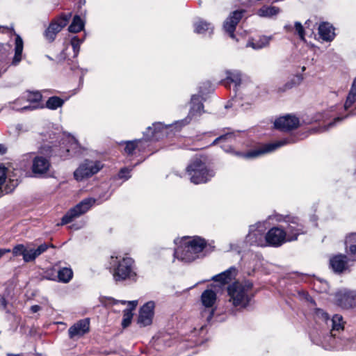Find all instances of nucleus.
Instances as JSON below:
<instances>
[{"instance_id": "obj_1", "label": "nucleus", "mask_w": 356, "mask_h": 356, "mask_svg": "<svg viewBox=\"0 0 356 356\" xmlns=\"http://www.w3.org/2000/svg\"><path fill=\"white\" fill-rule=\"evenodd\" d=\"M313 316L316 322H322L326 325L325 329L314 330L311 332L310 338L314 343L321 346L326 350L334 348L342 350L349 348V339L337 338L335 333L343 330L344 323L341 315L335 314L332 318H330L328 314L323 309L315 307Z\"/></svg>"}, {"instance_id": "obj_2", "label": "nucleus", "mask_w": 356, "mask_h": 356, "mask_svg": "<svg viewBox=\"0 0 356 356\" xmlns=\"http://www.w3.org/2000/svg\"><path fill=\"white\" fill-rule=\"evenodd\" d=\"M206 244L205 240L199 236L184 238L175 249L174 257L184 262H192L200 257Z\"/></svg>"}, {"instance_id": "obj_3", "label": "nucleus", "mask_w": 356, "mask_h": 356, "mask_svg": "<svg viewBox=\"0 0 356 356\" xmlns=\"http://www.w3.org/2000/svg\"><path fill=\"white\" fill-rule=\"evenodd\" d=\"M77 145V140L74 137L67 136L65 138H61L58 142L51 141L48 144H44L40 147V152L49 158L58 156L65 159L70 152V149H75Z\"/></svg>"}, {"instance_id": "obj_4", "label": "nucleus", "mask_w": 356, "mask_h": 356, "mask_svg": "<svg viewBox=\"0 0 356 356\" xmlns=\"http://www.w3.org/2000/svg\"><path fill=\"white\" fill-rule=\"evenodd\" d=\"M253 286L249 280L234 282L227 286V293L229 301L235 307H246L250 300L249 292Z\"/></svg>"}, {"instance_id": "obj_5", "label": "nucleus", "mask_w": 356, "mask_h": 356, "mask_svg": "<svg viewBox=\"0 0 356 356\" xmlns=\"http://www.w3.org/2000/svg\"><path fill=\"white\" fill-rule=\"evenodd\" d=\"M191 181L195 184H204L215 176L213 170L208 168L200 159H195L186 168Z\"/></svg>"}, {"instance_id": "obj_6", "label": "nucleus", "mask_w": 356, "mask_h": 356, "mask_svg": "<svg viewBox=\"0 0 356 356\" xmlns=\"http://www.w3.org/2000/svg\"><path fill=\"white\" fill-rule=\"evenodd\" d=\"M113 276L116 282L126 280H136L137 274L134 261L130 257H124L118 261L113 268Z\"/></svg>"}, {"instance_id": "obj_7", "label": "nucleus", "mask_w": 356, "mask_h": 356, "mask_svg": "<svg viewBox=\"0 0 356 356\" xmlns=\"http://www.w3.org/2000/svg\"><path fill=\"white\" fill-rule=\"evenodd\" d=\"M277 220L284 221L287 223V226L284 229L286 234L287 241H296L299 235L305 234L307 232L306 227L298 217L280 216Z\"/></svg>"}, {"instance_id": "obj_8", "label": "nucleus", "mask_w": 356, "mask_h": 356, "mask_svg": "<svg viewBox=\"0 0 356 356\" xmlns=\"http://www.w3.org/2000/svg\"><path fill=\"white\" fill-rule=\"evenodd\" d=\"M102 168V162L86 159L74 172V177L78 181H83L97 174Z\"/></svg>"}, {"instance_id": "obj_9", "label": "nucleus", "mask_w": 356, "mask_h": 356, "mask_svg": "<svg viewBox=\"0 0 356 356\" xmlns=\"http://www.w3.org/2000/svg\"><path fill=\"white\" fill-rule=\"evenodd\" d=\"M266 227L264 222H258L250 225L245 240L251 245L266 247Z\"/></svg>"}, {"instance_id": "obj_10", "label": "nucleus", "mask_w": 356, "mask_h": 356, "mask_svg": "<svg viewBox=\"0 0 356 356\" xmlns=\"http://www.w3.org/2000/svg\"><path fill=\"white\" fill-rule=\"evenodd\" d=\"M96 202V199L88 197L83 199L75 207L70 209L62 218L61 224L71 222L74 219L86 213Z\"/></svg>"}, {"instance_id": "obj_11", "label": "nucleus", "mask_w": 356, "mask_h": 356, "mask_svg": "<svg viewBox=\"0 0 356 356\" xmlns=\"http://www.w3.org/2000/svg\"><path fill=\"white\" fill-rule=\"evenodd\" d=\"M72 13H63L59 17L54 19L44 31V36L46 40L52 42L56 39V35L68 24Z\"/></svg>"}, {"instance_id": "obj_12", "label": "nucleus", "mask_w": 356, "mask_h": 356, "mask_svg": "<svg viewBox=\"0 0 356 356\" xmlns=\"http://www.w3.org/2000/svg\"><path fill=\"white\" fill-rule=\"evenodd\" d=\"M337 305L342 309H356V291L348 289H342L335 293Z\"/></svg>"}, {"instance_id": "obj_13", "label": "nucleus", "mask_w": 356, "mask_h": 356, "mask_svg": "<svg viewBox=\"0 0 356 356\" xmlns=\"http://www.w3.org/2000/svg\"><path fill=\"white\" fill-rule=\"evenodd\" d=\"M216 300V293L211 289L205 290L201 296L202 305L208 309L202 312L201 315L209 322L213 316L214 309L212 308Z\"/></svg>"}, {"instance_id": "obj_14", "label": "nucleus", "mask_w": 356, "mask_h": 356, "mask_svg": "<svg viewBox=\"0 0 356 356\" xmlns=\"http://www.w3.org/2000/svg\"><path fill=\"white\" fill-rule=\"evenodd\" d=\"M266 245L279 247L287 241L284 229L277 227H272L266 234Z\"/></svg>"}, {"instance_id": "obj_15", "label": "nucleus", "mask_w": 356, "mask_h": 356, "mask_svg": "<svg viewBox=\"0 0 356 356\" xmlns=\"http://www.w3.org/2000/svg\"><path fill=\"white\" fill-rule=\"evenodd\" d=\"M191 104V107L188 116L181 121L176 122L175 125L180 124V126H184L188 124L193 117L200 115L202 113H204V106L202 102V97L200 95H192Z\"/></svg>"}, {"instance_id": "obj_16", "label": "nucleus", "mask_w": 356, "mask_h": 356, "mask_svg": "<svg viewBox=\"0 0 356 356\" xmlns=\"http://www.w3.org/2000/svg\"><path fill=\"white\" fill-rule=\"evenodd\" d=\"M154 308L155 303L154 301H149L141 307L138 318V323L140 327H145L152 324L154 315Z\"/></svg>"}, {"instance_id": "obj_17", "label": "nucleus", "mask_w": 356, "mask_h": 356, "mask_svg": "<svg viewBox=\"0 0 356 356\" xmlns=\"http://www.w3.org/2000/svg\"><path fill=\"white\" fill-rule=\"evenodd\" d=\"M170 126V124L164 125L161 122L153 123L143 132L144 139L145 140H158L162 138L166 134L167 129Z\"/></svg>"}, {"instance_id": "obj_18", "label": "nucleus", "mask_w": 356, "mask_h": 356, "mask_svg": "<svg viewBox=\"0 0 356 356\" xmlns=\"http://www.w3.org/2000/svg\"><path fill=\"white\" fill-rule=\"evenodd\" d=\"M299 119L293 115H286L275 120L274 127L275 129L282 131H289L296 129L299 125Z\"/></svg>"}, {"instance_id": "obj_19", "label": "nucleus", "mask_w": 356, "mask_h": 356, "mask_svg": "<svg viewBox=\"0 0 356 356\" xmlns=\"http://www.w3.org/2000/svg\"><path fill=\"white\" fill-rule=\"evenodd\" d=\"M289 143H290V140L284 138L272 143L266 144L259 149L252 150L247 154H243L241 155L245 158H254L265 153L271 152Z\"/></svg>"}, {"instance_id": "obj_20", "label": "nucleus", "mask_w": 356, "mask_h": 356, "mask_svg": "<svg viewBox=\"0 0 356 356\" xmlns=\"http://www.w3.org/2000/svg\"><path fill=\"white\" fill-rule=\"evenodd\" d=\"M90 330V319L86 318L78 321L68 329L70 339L79 338Z\"/></svg>"}, {"instance_id": "obj_21", "label": "nucleus", "mask_w": 356, "mask_h": 356, "mask_svg": "<svg viewBox=\"0 0 356 356\" xmlns=\"http://www.w3.org/2000/svg\"><path fill=\"white\" fill-rule=\"evenodd\" d=\"M244 12L243 10L232 12L224 22L223 28L232 39L235 38L234 31L236 25L243 17Z\"/></svg>"}, {"instance_id": "obj_22", "label": "nucleus", "mask_w": 356, "mask_h": 356, "mask_svg": "<svg viewBox=\"0 0 356 356\" xmlns=\"http://www.w3.org/2000/svg\"><path fill=\"white\" fill-rule=\"evenodd\" d=\"M51 166L49 159L43 156H37L33 159L32 172L35 175L45 174Z\"/></svg>"}, {"instance_id": "obj_23", "label": "nucleus", "mask_w": 356, "mask_h": 356, "mask_svg": "<svg viewBox=\"0 0 356 356\" xmlns=\"http://www.w3.org/2000/svg\"><path fill=\"white\" fill-rule=\"evenodd\" d=\"M7 168L6 167L0 166V196L3 194H7L12 192L15 187L18 185V181L9 180V182L6 181L7 177Z\"/></svg>"}, {"instance_id": "obj_24", "label": "nucleus", "mask_w": 356, "mask_h": 356, "mask_svg": "<svg viewBox=\"0 0 356 356\" xmlns=\"http://www.w3.org/2000/svg\"><path fill=\"white\" fill-rule=\"evenodd\" d=\"M225 79L222 81V83L227 86L230 83H234V90H238L242 84V74L238 70H229L225 71Z\"/></svg>"}, {"instance_id": "obj_25", "label": "nucleus", "mask_w": 356, "mask_h": 356, "mask_svg": "<svg viewBox=\"0 0 356 356\" xmlns=\"http://www.w3.org/2000/svg\"><path fill=\"white\" fill-rule=\"evenodd\" d=\"M237 275V269L234 266H231L227 270L213 276L211 280L218 282L221 284H227L236 277Z\"/></svg>"}, {"instance_id": "obj_26", "label": "nucleus", "mask_w": 356, "mask_h": 356, "mask_svg": "<svg viewBox=\"0 0 356 356\" xmlns=\"http://www.w3.org/2000/svg\"><path fill=\"white\" fill-rule=\"evenodd\" d=\"M49 248H54L53 244L42 243L37 248H28L27 253L24 255V261H34L38 257L46 252Z\"/></svg>"}, {"instance_id": "obj_27", "label": "nucleus", "mask_w": 356, "mask_h": 356, "mask_svg": "<svg viewBox=\"0 0 356 356\" xmlns=\"http://www.w3.org/2000/svg\"><path fill=\"white\" fill-rule=\"evenodd\" d=\"M194 32L201 35H211L213 32V26L202 19H198L193 23Z\"/></svg>"}, {"instance_id": "obj_28", "label": "nucleus", "mask_w": 356, "mask_h": 356, "mask_svg": "<svg viewBox=\"0 0 356 356\" xmlns=\"http://www.w3.org/2000/svg\"><path fill=\"white\" fill-rule=\"evenodd\" d=\"M346 256L343 254L335 255L330 259V266L337 273H342L346 269Z\"/></svg>"}, {"instance_id": "obj_29", "label": "nucleus", "mask_w": 356, "mask_h": 356, "mask_svg": "<svg viewBox=\"0 0 356 356\" xmlns=\"http://www.w3.org/2000/svg\"><path fill=\"white\" fill-rule=\"evenodd\" d=\"M318 34L325 41H332L334 36V28L328 22H322L318 26Z\"/></svg>"}, {"instance_id": "obj_30", "label": "nucleus", "mask_w": 356, "mask_h": 356, "mask_svg": "<svg viewBox=\"0 0 356 356\" xmlns=\"http://www.w3.org/2000/svg\"><path fill=\"white\" fill-rule=\"evenodd\" d=\"M24 42L22 38L19 35H16L15 40V55L12 60V65L17 66L22 60V51Z\"/></svg>"}, {"instance_id": "obj_31", "label": "nucleus", "mask_w": 356, "mask_h": 356, "mask_svg": "<svg viewBox=\"0 0 356 356\" xmlns=\"http://www.w3.org/2000/svg\"><path fill=\"white\" fill-rule=\"evenodd\" d=\"M280 13V8L273 6H264L257 10V15L261 17H271Z\"/></svg>"}, {"instance_id": "obj_32", "label": "nucleus", "mask_w": 356, "mask_h": 356, "mask_svg": "<svg viewBox=\"0 0 356 356\" xmlns=\"http://www.w3.org/2000/svg\"><path fill=\"white\" fill-rule=\"evenodd\" d=\"M355 103H356V77L353 82L351 88L344 103V110L348 111Z\"/></svg>"}, {"instance_id": "obj_33", "label": "nucleus", "mask_w": 356, "mask_h": 356, "mask_svg": "<svg viewBox=\"0 0 356 356\" xmlns=\"http://www.w3.org/2000/svg\"><path fill=\"white\" fill-rule=\"evenodd\" d=\"M84 28V22L79 15H75L72 19L71 24L68 27V31L70 33H78L82 31Z\"/></svg>"}, {"instance_id": "obj_34", "label": "nucleus", "mask_w": 356, "mask_h": 356, "mask_svg": "<svg viewBox=\"0 0 356 356\" xmlns=\"http://www.w3.org/2000/svg\"><path fill=\"white\" fill-rule=\"evenodd\" d=\"M284 30L286 32H292L295 29L296 33L298 35L299 38L302 40H305V29L302 24L299 22H296L294 24V28L291 24H286L284 26Z\"/></svg>"}, {"instance_id": "obj_35", "label": "nucleus", "mask_w": 356, "mask_h": 356, "mask_svg": "<svg viewBox=\"0 0 356 356\" xmlns=\"http://www.w3.org/2000/svg\"><path fill=\"white\" fill-rule=\"evenodd\" d=\"M270 40V37L261 36L257 40L249 42L248 46L251 47L254 49H260L268 46Z\"/></svg>"}, {"instance_id": "obj_36", "label": "nucleus", "mask_w": 356, "mask_h": 356, "mask_svg": "<svg viewBox=\"0 0 356 356\" xmlns=\"http://www.w3.org/2000/svg\"><path fill=\"white\" fill-rule=\"evenodd\" d=\"M64 104V100L59 97L53 96L49 97L46 102V107L51 110H56L61 107Z\"/></svg>"}, {"instance_id": "obj_37", "label": "nucleus", "mask_w": 356, "mask_h": 356, "mask_svg": "<svg viewBox=\"0 0 356 356\" xmlns=\"http://www.w3.org/2000/svg\"><path fill=\"white\" fill-rule=\"evenodd\" d=\"M73 276V272L70 268H63L58 272V278L59 282L63 283L69 282Z\"/></svg>"}, {"instance_id": "obj_38", "label": "nucleus", "mask_w": 356, "mask_h": 356, "mask_svg": "<svg viewBox=\"0 0 356 356\" xmlns=\"http://www.w3.org/2000/svg\"><path fill=\"white\" fill-rule=\"evenodd\" d=\"M356 115V112H355L353 111H350L349 112V113H348V114H346L345 115L337 116V117H336L334 119L333 122H330L326 126H323V127H320L319 128V131L320 132H323V131H327L329 129L333 127L335 124H337V123L341 122L343 119L346 118L348 115Z\"/></svg>"}, {"instance_id": "obj_39", "label": "nucleus", "mask_w": 356, "mask_h": 356, "mask_svg": "<svg viewBox=\"0 0 356 356\" xmlns=\"http://www.w3.org/2000/svg\"><path fill=\"white\" fill-rule=\"evenodd\" d=\"M346 243H353L350 246V256L356 261V233H352L346 236Z\"/></svg>"}, {"instance_id": "obj_40", "label": "nucleus", "mask_w": 356, "mask_h": 356, "mask_svg": "<svg viewBox=\"0 0 356 356\" xmlns=\"http://www.w3.org/2000/svg\"><path fill=\"white\" fill-rule=\"evenodd\" d=\"M9 104H10V108H12L13 110L17 111H33V110H35V109H37V108H38L40 107L39 105H36L35 104H29V105H27V106H24L22 107L15 106H12V104H15V105L21 104H20V99H17L13 103L10 102Z\"/></svg>"}, {"instance_id": "obj_41", "label": "nucleus", "mask_w": 356, "mask_h": 356, "mask_svg": "<svg viewBox=\"0 0 356 356\" xmlns=\"http://www.w3.org/2000/svg\"><path fill=\"white\" fill-rule=\"evenodd\" d=\"M84 39L85 38L79 39L77 36H73L71 38L70 44L73 49L74 57H77L80 51V46L83 43Z\"/></svg>"}, {"instance_id": "obj_42", "label": "nucleus", "mask_w": 356, "mask_h": 356, "mask_svg": "<svg viewBox=\"0 0 356 356\" xmlns=\"http://www.w3.org/2000/svg\"><path fill=\"white\" fill-rule=\"evenodd\" d=\"M142 143H143L142 139L126 142L124 152L129 155L132 154L134 153V151L136 149V148L138 147L139 144H140Z\"/></svg>"}, {"instance_id": "obj_43", "label": "nucleus", "mask_w": 356, "mask_h": 356, "mask_svg": "<svg viewBox=\"0 0 356 356\" xmlns=\"http://www.w3.org/2000/svg\"><path fill=\"white\" fill-rule=\"evenodd\" d=\"M26 98V101L30 104L39 105L42 99V95L39 92H28Z\"/></svg>"}, {"instance_id": "obj_44", "label": "nucleus", "mask_w": 356, "mask_h": 356, "mask_svg": "<svg viewBox=\"0 0 356 356\" xmlns=\"http://www.w3.org/2000/svg\"><path fill=\"white\" fill-rule=\"evenodd\" d=\"M296 79L297 80L293 79L291 80L290 81H288L287 83H286L283 86V87L279 88V91L284 92L287 90L292 88L295 85H296L302 81V76L301 75H298L296 76Z\"/></svg>"}, {"instance_id": "obj_45", "label": "nucleus", "mask_w": 356, "mask_h": 356, "mask_svg": "<svg viewBox=\"0 0 356 356\" xmlns=\"http://www.w3.org/2000/svg\"><path fill=\"white\" fill-rule=\"evenodd\" d=\"M133 314L129 309H126L123 311V318L122 321V325L123 327L129 326L131 322Z\"/></svg>"}, {"instance_id": "obj_46", "label": "nucleus", "mask_w": 356, "mask_h": 356, "mask_svg": "<svg viewBox=\"0 0 356 356\" xmlns=\"http://www.w3.org/2000/svg\"><path fill=\"white\" fill-rule=\"evenodd\" d=\"M28 248H26L24 245L19 244L15 246L13 249V254L14 256H23V259L24 260V255L27 253Z\"/></svg>"}, {"instance_id": "obj_47", "label": "nucleus", "mask_w": 356, "mask_h": 356, "mask_svg": "<svg viewBox=\"0 0 356 356\" xmlns=\"http://www.w3.org/2000/svg\"><path fill=\"white\" fill-rule=\"evenodd\" d=\"M108 300L111 301L112 304H113V305H115L118 303H121L122 305L128 304L130 306V308L129 309H130L131 311L135 309V308L136 307V306L138 305L137 300H133V301L118 300H115L112 298H108Z\"/></svg>"}, {"instance_id": "obj_48", "label": "nucleus", "mask_w": 356, "mask_h": 356, "mask_svg": "<svg viewBox=\"0 0 356 356\" xmlns=\"http://www.w3.org/2000/svg\"><path fill=\"white\" fill-rule=\"evenodd\" d=\"M234 134L233 133H227L224 135L220 136L219 137L216 138L213 143H211L212 145H215L218 144L220 142L222 141H228L231 140L232 138H234Z\"/></svg>"}, {"instance_id": "obj_49", "label": "nucleus", "mask_w": 356, "mask_h": 356, "mask_svg": "<svg viewBox=\"0 0 356 356\" xmlns=\"http://www.w3.org/2000/svg\"><path fill=\"white\" fill-rule=\"evenodd\" d=\"M129 172L130 170L127 168H122L119 172V177L122 179L124 178L125 179H128L130 177Z\"/></svg>"}, {"instance_id": "obj_50", "label": "nucleus", "mask_w": 356, "mask_h": 356, "mask_svg": "<svg viewBox=\"0 0 356 356\" xmlns=\"http://www.w3.org/2000/svg\"><path fill=\"white\" fill-rule=\"evenodd\" d=\"M7 306V301L5 298L1 297L0 298V310H5Z\"/></svg>"}, {"instance_id": "obj_51", "label": "nucleus", "mask_w": 356, "mask_h": 356, "mask_svg": "<svg viewBox=\"0 0 356 356\" xmlns=\"http://www.w3.org/2000/svg\"><path fill=\"white\" fill-rule=\"evenodd\" d=\"M40 309L41 307L38 305H32L30 308V310L32 313H36L39 312Z\"/></svg>"}, {"instance_id": "obj_52", "label": "nucleus", "mask_w": 356, "mask_h": 356, "mask_svg": "<svg viewBox=\"0 0 356 356\" xmlns=\"http://www.w3.org/2000/svg\"><path fill=\"white\" fill-rule=\"evenodd\" d=\"M305 299L309 302L311 304H312L314 306L316 305V302L314 300V299L308 294L306 295L305 296Z\"/></svg>"}, {"instance_id": "obj_53", "label": "nucleus", "mask_w": 356, "mask_h": 356, "mask_svg": "<svg viewBox=\"0 0 356 356\" xmlns=\"http://www.w3.org/2000/svg\"><path fill=\"white\" fill-rule=\"evenodd\" d=\"M10 252V249H0V259L6 254Z\"/></svg>"}, {"instance_id": "obj_54", "label": "nucleus", "mask_w": 356, "mask_h": 356, "mask_svg": "<svg viewBox=\"0 0 356 356\" xmlns=\"http://www.w3.org/2000/svg\"><path fill=\"white\" fill-rule=\"evenodd\" d=\"M6 148L5 147V146L3 145L0 144V153L1 154H3L6 153Z\"/></svg>"}, {"instance_id": "obj_55", "label": "nucleus", "mask_w": 356, "mask_h": 356, "mask_svg": "<svg viewBox=\"0 0 356 356\" xmlns=\"http://www.w3.org/2000/svg\"><path fill=\"white\" fill-rule=\"evenodd\" d=\"M8 356H22V355L20 354H16V355H13V354H10V353H8L7 354Z\"/></svg>"}, {"instance_id": "obj_56", "label": "nucleus", "mask_w": 356, "mask_h": 356, "mask_svg": "<svg viewBox=\"0 0 356 356\" xmlns=\"http://www.w3.org/2000/svg\"><path fill=\"white\" fill-rule=\"evenodd\" d=\"M72 228H73V229H79V228H80V227H76V226H75L74 225H73L72 226Z\"/></svg>"}, {"instance_id": "obj_57", "label": "nucleus", "mask_w": 356, "mask_h": 356, "mask_svg": "<svg viewBox=\"0 0 356 356\" xmlns=\"http://www.w3.org/2000/svg\"><path fill=\"white\" fill-rule=\"evenodd\" d=\"M46 57H47L49 60H53V58H52L51 56H48V55H46Z\"/></svg>"}, {"instance_id": "obj_58", "label": "nucleus", "mask_w": 356, "mask_h": 356, "mask_svg": "<svg viewBox=\"0 0 356 356\" xmlns=\"http://www.w3.org/2000/svg\"><path fill=\"white\" fill-rule=\"evenodd\" d=\"M305 67H303L302 68V71L303 72V71H305Z\"/></svg>"}]
</instances>
